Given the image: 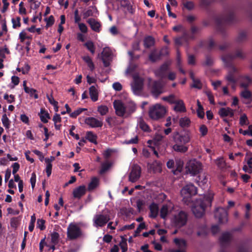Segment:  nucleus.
<instances>
[{
	"label": "nucleus",
	"instance_id": "22",
	"mask_svg": "<svg viewBox=\"0 0 252 252\" xmlns=\"http://www.w3.org/2000/svg\"><path fill=\"white\" fill-rule=\"evenodd\" d=\"M174 110L178 112H184L186 110L184 103L182 100H177L175 103Z\"/></svg>",
	"mask_w": 252,
	"mask_h": 252
},
{
	"label": "nucleus",
	"instance_id": "23",
	"mask_svg": "<svg viewBox=\"0 0 252 252\" xmlns=\"http://www.w3.org/2000/svg\"><path fill=\"white\" fill-rule=\"evenodd\" d=\"M150 210V217L151 218H156L158 213V204L153 203L149 206Z\"/></svg>",
	"mask_w": 252,
	"mask_h": 252
},
{
	"label": "nucleus",
	"instance_id": "21",
	"mask_svg": "<svg viewBox=\"0 0 252 252\" xmlns=\"http://www.w3.org/2000/svg\"><path fill=\"white\" fill-rule=\"evenodd\" d=\"M98 14V11L95 6H91L83 12V18L86 19L90 16H95Z\"/></svg>",
	"mask_w": 252,
	"mask_h": 252
},
{
	"label": "nucleus",
	"instance_id": "39",
	"mask_svg": "<svg viewBox=\"0 0 252 252\" xmlns=\"http://www.w3.org/2000/svg\"><path fill=\"white\" fill-rule=\"evenodd\" d=\"M197 107H198L197 109V116L199 118H202L204 116V112L203 111V107L201 105V104L198 100L197 101Z\"/></svg>",
	"mask_w": 252,
	"mask_h": 252
},
{
	"label": "nucleus",
	"instance_id": "3",
	"mask_svg": "<svg viewBox=\"0 0 252 252\" xmlns=\"http://www.w3.org/2000/svg\"><path fill=\"white\" fill-rule=\"evenodd\" d=\"M113 105L116 114L120 117L128 115L135 109V103L131 101L128 102V104H126L121 100H115Z\"/></svg>",
	"mask_w": 252,
	"mask_h": 252
},
{
	"label": "nucleus",
	"instance_id": "25",
	"mask_svg": "<svg viewBox=\"0 0 252 252\" xmlns=\"http://www.w3.org/2000/svg\"><path fill=\"white\" fill-rule=\"evenodd\" d=\"M168 66L167 64H163L159 69L155 71V75L158 77L162 78L164 75L165 72L168 69Z\"/></svg>",
	"mask_w": 252,
	"mask_h": 252
},
{
	"label": "nucleus",
	"instance_id": "26",
	"mask_svg": "<svg viewBox=\"0 0 252 252\" xmlns=\"http://www.w3.org/2000/svg\"><path fill=\"white\" fill-rule=\"evenodd\" d=\"M191 121L189 118L184 117L179 120V125L182 127H188L190 126Z\"/></svg>",
	"mask_w": 252,
	"mask_h": 252
},
{
	"label": "nucleus",
	"instance_id": "49",
	"mask_svg": "<svg viewBox=\"0 0 252 252\" xmlns=\"http://www.w3.org/2000/svg\"><path fill=\"white\" fill-rule=\"evenodd\" d=\"M46 25V27L48 28L49 27L53 25L54 23V17L52 15L50 16L48 18H46L45 19Z\"/></svg>",
	"mask_w": 252,
	"mask_h": 252
},
{
	"label": "nucleus",
	"instance_id": "29",
	"mask_svg": "<svg viewBox=\"0 0 252 252\" xmlns=\"http://www.w3.org/2000/svg\"><path fill=\"white\" fill-rule=\"evenodd\" d=\"M51 242L53 245L50 247V249H52L53 251H54L55 249L54 245L56 244L59 241V235L58 233L54 232L51 234Z\"/></svg>",
	"mask_w": 252,
	"mask_h": 252
},
{
	"label": "nucleus",
	"instance_id": "45",
	"mask_svg": "<svg viewBox=\"0 0 252 252\" xmlns=\"http://www.w3.org/2000/svg\"><path fill=\"white\" fill-rule=\"evenodd\" d=\"M10 53L8 49L5 46L3 47L0 48V57L4 58L6 55Z\"/></svg>",
	"mask_w": 252,
	"mask_h": 252
},
{
	"label": "nucleus",
	"instance_id": "4",
	"mask_svg": "<svg viewBox=\"0 0 252 252\" xmlns=\"http://www.w3.org/2000/svg\"><path fill=\"white\" fill-rule=\"evenodd\" d=\"M167 112V107L160 103L151 105L149 109V116L154 120H158L165 116Z\"/></svg>",
	"mask_w": 252,
	"mask_h": 252
},
{
	"label": "nucleus",
	"instance_id": "43",
	"mask_svg": "<svg viewBox=\"0 0 252 252\" xmlns=\"http://www.w3.org/2000/svg\"><path fill=\"white\" fill-rule=\"evenodd\" d=\"M21 18L19 17L14 18L12 19V23L13 28L14 29L19 28L21 26L20 23Z\"/></svg>",
	"mask_w": 252,
	"mask_h": 252
},
{
	"label": "nucleus",
	"instance_id": "17",
	"mask_svg": "<svg viewBox=\"0 0 252 252\" xmlns=\"http://www.w3.org/2000/svg\"><path fill=\"white\" fill-rule=\"evenodd\" d=\"M86 187L80 186L74 189L73 190V196L75 198H80L86 192Z\"/></svg>",
	"mask_w": 252,
	"mask_h": 252
},
{
	"label": "nucleus",
	"instance_id": "46",
	"mask_svg": "<svg viewBox=\"0 0 252 252\" xmlns=\"http://www.w3.org/2000/svg\"><path fill=\"white\" fill-rule=\"evenodd\" d=\"M87 110L86 108H78L77 109L74 111L73 112L70 113V116L72 118H75L81 114L83 111Z\"/></svg>",
	"mask_w": 252,
	"mask_h": 252
},
{
	"label": "nucleus",
	"instance_id": "10",
	"mask_svg": "<svg viewBox=\"0 0 252 252\" xmlns=\"http://www.w3.org/2000/svg\"><path fill=\"white\" fill-rule=\"evenodd\" d=\"M187 219V215L184 212L180 211L174 216L172 222L177 227H180L186 223Z\"/></svg>",
	"mask_w": 252,
	"mask_h": 252
},
{
	"label": "nucleus",
	"instance_id": "6",
	"mask_svg": "<svg viewBox=\"0 0 252 252\" xmlns=\"http://www.w3.org/2000/svg\"><path fill=\"white\" fill-rule=\"evenodd\" d=\"M110 220L108 214L103 213H98L95 214L93 219V225L96 227H102L104 226Z\"/></svg>",
	"mask_w": 252,
	"mask_h": 252
},
{
	"label": "nucleus",
	"instance_id": "51",
	"mask_svg": "<svg viewBox=\"0 0 252 252\" xmlns=\"http://www.w3.org/2000/svg\"><path fill=\"white\" fill-rule=\"evenodd\" d=\"M248 120L247 116L245 114H243L241 116L240 118V124L241 126L247 125L248 124Z\"/></svg>",
	"mask_w": 252,
	"mask_h": 252
},
{
	"label": "nucleus",
	"instance_id": "31",
	"mask_svg": "<svg viewBox=\"0 0 252 252\" xmlns=\"http://www.w3.org/2000/svg\"><path fill=\"white\" fill-rule=\"evenodd\" d=\"M112 166V163L106 161L103 163L101 165V168L99 171V173L100 174H103L107 171Z\"/></svg>",
	"mask_w": 252,
	"mask_h": 252
},
{
	"label": "nucleus",
	"instance_id": "24",
	"mask_svg": "<svg viewBox=\"0 0 252 252\" xmlns=\"http://www.w3.org/2000/svg\"><path fill=\"white\" fill-rule=\"evenodd\" d=\"M197 182L198 185L203 189H205L206 187L208 186V179L207 178V176L205 174H202L199 176Z\"/></svg>",
	"mask_w": 252,
	"mask_h": 252
},
{
	"label": "nucleus",
	"instance_id": "54",
	"mask_svg": "<svg viewBox=\"0 0 252 252\" xmlns=\"http://www.w3.org/2000/svg\"><path fill=\"white\" fill-rule=\"evenodd\" d=\"M214 217L216 220L218 221V222H220V212L219 208H217L216 209L215 213H214Z\"/></svg>",
	"mask_w": 252,
	"mask_h": 252
},
{
	"label": "nucleus",
	"instance_id": "59",
	"mask_svg": "<svg viewBox=\"0 0 252 252\" xmlns=\"http://www.w3.org/2000/svg\"><path fill=\"white\" fill-rule=\"evenodd\" d=\"M20 79L18 76H13L11 77V83L13 84L12 88L17 86L19 83Z\"/></svg>",
	"mask_w": 252,
	"mask_h": 252
},
{
	"label": "nucleus",
	"instance_id": "15",
	"mask_svg": "<svg viewBox=\"0 0 252 252\" xmlns=\"http://www.w3.org/2000/svg\"><path fill=\"white\" fill-rule=\"evenodd\" d=\"M173 209V205L170 203L168 204L163 205L160 211V216L161 218L163 219H165L167 215L171 212Z\"/></svg>",
	"mask_w": 252,
	"mask_h": 252
},
{
	"label": "nucleus",
	"instance_id": "53",
	"mask_svg": "<svg viewBox=\"0 0 252 252\" xmlns=\"http://www.w3.org/2000/svg\"><path fill=\"white\" fill-rule=\"evenodd\" d=\"M227 213L225 210L221 212V223H226L228 220Z\"/></svg>",
	"mask_w": 252,
	"mask_h": 252
},
{
	"label": "nucleus",
	"instance_id": "41",
	"mask_svg": "<svg viewBox=\"0 0 252 252\" xmlns=\"http://www.w3.org/2000/svg\"><path fill=\"white\" fill-rule=\"evenodd\" d=\"M190 76L193 81L192 87L197 89H200L202 87V84L200 81L198 79H195L192 73L190 74Z\"/></svg>",
	"mask_w": 252,
	"mask_h": 252
},
{
	"label": "nucleus",
	"instance_id": "9",
	"mask_svg": "<svg viewBox=\"0 0 252 252\" xmlns=\"http://www.w3.org/2000/svg\"><path fill=\"white\" fill-rule=\"evenodd\" d=\"M67 237L71 240L75 239L81 235V232L78 225L74 223H70L67 228Z\"/></svg>",
	"mask_w": 252,
	"mask_h": 252
},
{
	"label": "nucleus",
	"instance_id": "63",
	"mask_svg": "<svg viewBox=\"0 0 252 252\" xmlns=\"http://www.w3.org/2000/svg\"><path fill=\"white\" fill-rule=\"evenodd\" d=\"M52 163H46V172L48 177H49L52 172Z\"/></svg>",
	"mask_w": 252,
	"mask_h": 252
},
{
	"label": "nucleus",
	"instance_id": "58",
	"mask_svg": "<svg viewBox=\"0 0 252 252\" xmlns=\"http://www.w3.org/2000/svg\"><path fill=\"white\" fill-rule=\"evenodd\" d=\"M159 58V56L156 52H152L149 56L150 60L152 62L156 61Z\"/></svg>",
	"mask_w": 252,
	"mask_h": 252
},
{
	"label": "nucleus",
	"instance_id": "14",
	"mask_svg": "<svg viewBox=\"0 0 252 252\" xmlns=\"http://www.w3.org/2000/svg\"><path fill=\"white\" fill-rule=\"evenodd\" d=\"M140 173V167L137 165H133L132 167V170L129 175V180L132 182H134L139 178Z\"/></svg>",
	"mask_w": 252,
	"mask_h": 252
},
{
	"label": "nucleus",
	"instance_id": "8",
	"mask_svg": "<svg viewBox=\"0 0 252 252\" xmlns=\"http://www.w3.org/2000/svg\"><path fill=\"white\" fill-rule=\"evenodd\" d=\"M133 82L131 84V88L134 94L139 95L143 89V79L137 75L133 77Z\"/></svg>",
	"mask_w": 252,
	"mask_h": 252
},
{
	"label": "nucleus",
	"instance_id": "32",
	"mask_svg": "<svg viewBox=\"0 0 252 252\" xmlns=\"http://www.w3.org/2000/svg\"><path fill=\"white\" fill-rule=\"evenodd\" d=\"M1 122L3 126L6 129H9L10 126V121L8 118L6 114H4L2 116Z\"/></svg>",
	"mask_w": 252,
	"mask_h": 252
},
{
	"label": "nucleus",
	"instance_id": "52",
	"mask_svg": "<svg viewBox=\"0 0 252 252\" xmlns=\"http://www.w3.org/2000/svg\"><path fill=\"white\" fill-rule=\"evenodd\" d=\"M78 26L79 30L80 31V32H81L85 33L88 32V27L86 26V25L84 23H81L80 24H79L78 25Z\"/></svg>",
	"mask_w": 252,
	"mask_h": 252
},
{
	"label": "nucleus",
	"instance_id": "50",
	"mask_svg": "<svg viewBox=\"0 0 252 252\" xmlns=\"http://www.w3.org/2000/svg\"><path fill=\"white\" fill-rule=\"evenodd\" d=\"M19 14L22 15H26L27 14V10L24 6V2L23 1L20 2L19 5Z\"/></svg>",
	"mask_w": 252,
	"mask_h": 252
},
{
	"label": "nucleus",
	"instance_id": "42",
	"mask_svg": "<svg viewBox=\"0 0 252 252\" xmlns=\"http://www.w3.org/2000/svg\"><path fill=\"white\" fill-rule=\"evenodd\" d=\"M47 97L49 102L54 106L55 111L57 112L58 111V102L54 99L52 95H47Z\"/></svg>",
	"mask_w": 252,
	"mask_h": 252
},
{
	"label": "nucleus",
	"instance_id": "37",
	"mask_svg": "<svg viewBox=\"0 0 252 252\" xmlns=\"http://www.w3.org/2000/svg\"><path fill=\"white\" fill-rule=\"evenodd\" d=\"M233 115L232 110L228 107L221 108V116H230Z\"/></svg>",
	"mask_w": 252,
	"mask_h": 252
},
{
	"label": "nucleus",
	"instance_id": "57",
	"mask_svg": "<svg viewBox=\"0 0 252 252\" xmlns=\"http://www.w3.org/2000/svg\"><path fill=\"white\" fill-rule=\"evenodd\" d=\"M45 220H38L37 221V227L39 228L40 230H43L45 229Z\"/></svg>",
	"mask_w": 252,
	"mask_h": 252
},
{
	"label": "nucleus",
	"instance_id": "64",
	"mask_svg": "<svg viewBox=\"0 0 252 252\" xmlns=\"http://www.w3.org/2000/svg\"><path fill=\"white\" fill-rule=\"evenodd\" d=\"M20 120L24 123L29 125V117L25 114H22L20 116Z\"/></svg>",
	"mask_w": 252,
	"mask_h": 252
},
{
	"label": "nucleus",
	"instance_id": "11",
	"mask_svg": "<svg viewBox=\"0 0 252 252\" xmlns=\"http://www.w3.org/2000/svg\"><path fill=\"white\" fill-rule=\"evenodd\" d=\"M163 84L161 81L152 82L150 84V90L153 95L156 97L163 93Z\"/></svg>",
	"mask_w": 252,
	"mask_h": 252
},
{
	"label": "nucleus",
	"instance_id": "7",
	"mask_svg": "<svg viewBox=\"0 0 252 252\" xmlns=\"http://www.w3.org/2000/svg\"><path fill=\"white\" fill-rule=\"evenodd\" d=\"M187 171L192 175L198 174L202 169V165L195 159L189 160L186 166Z\"/></svg>",
	"mask_w": 252,
	"mask_h": 252
},
{
	"label": "nucleus",
	"instance_id": "35",
	"mask_svg": "<svg viewBox=\"0 0 252 252\" xmlns=\"http://www.w3.org/2000/svg\"><path fill=\"white\" fill-rule=\"evenodd\" d=\"M109 109L108 107L104 105H100L97 107V111L101 116H104L107 114L108 112Z\"/></svg>",
	"mask_w": 252,
	"mask_h": 252
},
{
	"label": "nucleus",
	"instance_id": "1",
	"mask_svg": "<svg viewBox=\"0 0 252 252\" xmlns=\"http://www.w3.org/2000/svg\"><path fill=\"white\" fill-rule=\"evenodd\" d=\"M213 198V193L209 192L195 201L191 210L196 217L200 218L203 216L205 208L211 206Z\"/></svg>",
	"mask_w": 252,
	"mask_h": 252
},
{
	"label": "nucleus",
	"instance_id": "56",
	"mask_svg": "<svg viewBox=\"0 0 252 252\" xmlns=\"http://www.w3.org/2000/svg\"><path fill=\"white\" fill-rule=\"evenodd\" d=\"M184 7L187 9L190 10L194 8V4L192 1H186L184 3Z\"/></svg>",
	"mask_w": 252,
	"mask_h": 252
},
{
	"label": "nucleus",
	"instance_id": "55",
	"mask_svg": "<svg viewBox=\"0 0 252 252\" xmlns=\"http://www.w3.org/2000/svg\"><path fill=\"white\" fill-rule=\"evenodd\" d=\"M4 99L6 100L8 103H12L14 101V96L12 94L8 95L5 94L3 96Z\"/></svg>",
	"mask_w": 252,
	"mask_h": 252
},
{
	"label": "nucleus",
	"instance_id": "28",
	"mask_svg": "<svg viewBox=\"0 0 252 252\" xmlns=\"http://www.w3.org/2000/svg\"><path fill=\"white\" fill-rule=\"evenodd\" d=\"M39 116L41 121L44 123H47L48 119H50L49 113L42 109L40 110Z\"/></svg>",
	"mask_w": 252,
	"mask_h": 252
},
{
	"label": "nucleus",
	"instance_id": "20",
	"mask_svg": "<svg viewBox=\"0 0 252 252\" xmlns=\"http://www.w3.org/2000/svg\"><path fill=\"white\" fill-rule=\"evenodd\" d=\"M87 22L89 24L92 30L96 32H99L100 30V24L95 19L90 18L87 20Z\"/></svg>",
	"mask_w": 252,
	"mask_h": 252
},
{
	"label": "nucleus",
	"instance_id": "13",
	"mask_svg": "<svg viewBox=\"0 0 252 252\" xmlns=\"http://www.w3.org/2000/svg\"><path fill=\"white\" fill-rule=\"evenodd\" d=\"M85 123L92 128L101 127L103 125L102 120L94 117L87 118L85 120Z\"/></svg>",
	"mask_w": 252,
	"mask_h": 252
},
{
	"label": "nucleus",
	"instance_id": "33",
	"mask_svg": "<svg viewBox=\"0 0 252 252\" xmlns=\"http://www.w3.org/2000/svg\"><path fill=\"white\" fill-rule=\"evenodd\" d=\"M96 135L92 132H88L86 134V138L92 143L96 144Z\"/></svg>",
	"mask_w": 252,
	"mask_h": 252
},
{
	"label": "nucleus",
	"instance_id": "48",
	"mask_svg": "<svg viewBox=\"0 0 252 252\" xmlns=\"http://www.w3.org/2000/svg\"><path fill=\"white\" fill-rule=\"evenodd\" d=\"M199 130L201 136H205L208 133V128L204 125H202L199 126Z\"/></svg>",
	"mask_w": 252,
	"mask_h": 252
},
{
	"label": "nucleus",
	"instance_id": "40",
	"mask_svg": "<svg viewBox=\"0 0 252 252\" xmlns=\"http://www.w3.org/2000/svg\"><path fill=\"white\" fill-rule=\"evenodd\" d=\"M154 44V38L151 36L146 37L144 39V45L146 47H149Z\"/></svg>",
	"mask_w": 252,
	"mask_h": 252
},
{
	"label": "nucleus",
	"instance_id": "61",
	"mask_svg": "<svg viewBox=\"0 0 252 252\" xmlns=\"http://www.w3.org/2000/svg\"><path fill=\"white\" fill-rule=\"evenodd\" d=\"M30 182L32 189L34 188L36 183V175L34 173L32 174V176L30 179Z\"/></svg>",
	"mask_w": 252,
	"mask_h": 252
},
{
	"label": "nucleus",
	"instance_id": "62",
	"mask_svg": "<svg viewBox=\"0 0 252 252\" xmlns=\"http://www.w3.org/2000/svg\"><path fill=\"white\" fill-rule=\"evenodd\" d=\"M112 87L116 91H120L122 89V85L118 82L113 83Z\"/></svg>",
	"mask_w": 252,
	"mask_h": 252
},
{
	"label": "nucleus",
	"instance_id": "38",
	"mask_svg": "<svg viewBox=\"0 0 252 252\" xmlns=\"http://www.w3.org/2000/svg\"><path fill=\"white\" fill-rule=\"evenodd\" d=\"M24 91L27 94H28L31 96H33L35 99H37L38 97V94H36V90L34 89L28 88H26Z\"/></svg>",
	"mask_w": 252,
	"mask_h": 252
},
{
	"label": "nucleus",
	"instance_id": "44",
	"mask_svg": "<svg viewBox=\"0 0 252 252\" xmlns=\"http://www.w3.org/2000/svg\"><path fill=\"white\" fill-rule=\"evenodd\" d=\"M138 126L143 130L146 131L149 129L148 126L141 119H140L138 121Z\"/></svg>",
	"mask_w": 252,
	"mask_h": 252
},
{
	"label": "nucleus",
	"instance_id": "12",
	"mask_svg": "<svg viewBox=\"0 0 252 252\" xmlns=\"http://www.w3.org/2000/svg\"><path fill=\"white\" fill-rule=\"evenodd\" d=\"M112 58V52L111 49L108 47L104 48L101 54V59L105 66L109 65Z\"/></svg>",
	"mask_w": 252,
	"mask_h": 252
},
{
	"label": "nucleus",
	"instance_id": "16",
	"mask_svg": "<svg viewBox=\"0 0 252 252\" xmlns=\"http://www.w3.org/2000/svg\"><path fill=\"white\" fill-rule=\"evenodd\" d=\"M174 242L179 248L178 250L175 251L174 252H186L187 243L185 240L175 238L174 240Z\"/></svg>",
	"mask_w": 252,
	"mask_h": 252
},
{
	"label": "nucleus",
	"instance_id": "5",
	"mask_svg": "<svg viewBox=\"0 0 252 252\" xmlns=\"http://www.w3.org/2000/svg\"><path fill=\"white\" fill-rule=\"evenodd\" d=\"M196 193L197 189L196 187L191 184L186 185L181 190V194L183 197V200L187 204L189 202L190 197Z\"/></svg>",
	"mask_w": 252,
	"mask_h": 252
},
{
	"label": "nucleus",
	"instance_id": "47",
	"mask_svg": "<svg viewBox=\"0 0 252 252\" xmlns=\"http://www.w3.org/2000/svg\"><path fill=\"white\" fill-rule=\"evenodd\" d=\"M120 246L122 249V252H126L127 250L126 240L124 238L122 239L120 243Z\"/></svg>",
	"mask_w": 252,
	"mask_h": 252
},
{
	"label": "nucleus",
	"instance_id": "30",
	"mask_svg": "<svg viewBox=\"0 0 252 252\" xmlns=\"http://www.w3.org/2000/svg\"><path fill=\"white\" fill-rule=\"evenodd\" d=\"M83 60L87 64L90 70L93 71L94 68V65L91 58L88 56H86L83 57Z\"/></svg>",
	"mask_w": 252,
	"mask_h": 252
},
{
	"label": "nucleus",
	"instance_id": "18",
	"mask_svg": "<svg viewBox=\"0 0 252 252\" xmlns=\"http://www.w3.org/2000/svg\"><path fill=\"white\" fill-rule=\"evenodd\" d=\"M148 168L151 172L154 173L160 172L162 170V165L160 162L156 160L152 163L148 164Z\"/></svg>",
	"mask_w": 252,
	"mask_h": 252
},
{
	"label": "nucleus",
	"instance_id": "27",
	"mask_svg": "<svg viewBox=\"0 0 252 252\" xmlns=\"http://www.w3.org/2000/svg\"><path fill=\"white\" fill-rule=\"evenodd\" d=\"M99 185V179L96 177H93L88 185V189L91 191L95 189Z\"/></svg>",
	"mask_w": 252,
	"mask_h": 252
},
{
	"label": "nucleus",
	"instance_id": "2",
	"mask_svg": "<svg viewBox=\"0 0 252 252\" xmlns=\"http://www.w3.org/2000/svg\"><path fill=\"white\" fill-rule=\"evenodd\" d=\"M173 139L174 144L172 146V149L174 151L184 153L188 150V146L186 145V144L189 143L191 140V135L189 131L184 133L178 132L174 133Z\"/></svg>",
	"mask_w": 252,
	"mask_h": 252
},
{
	"label": "nucleus",
	"instance_id": "60",
	"mask_svg": "<svg viewBox=\"0 0 252 252\" xmlns=\"http://www.w3.org/2000/svg\"><path fill=\"white\" fill-rule=\"evenodd\" d=\"M30 69V66L28 64L26 63L23 67L21 68V72L23 74L28 73Z\"/></svg>",
	"mask_w": 252,
	"mask_h": 252
},
{
	"label": "nucleus",
	"instance_id": "34",
	"mask_svg": "<svg viewBox=\"0 0 252 252\" xmlns=\"http://www.w3.org/2000/svg\"><path fill=\"white\" fill-rule=\"evenodd\" d=\"M183 166V160L180 159H176L175 162V168H176V170L174 171V173L176 174V172H180L182 171Z\"/></svg>",
	"mask_w": 252,
	"mask_h": 252
},
{
	"label": "nucleus",
	"instance_id": "19",
	"mask_svg": "<svg viewBox=\"0 0 252 252\" xmlns=\"http://www.w3.org/2000/svg\"><path fill=\"white\" fill-rule=\"evenodd\" d=\"M89 94L91 99L94 102L96 101L98 97V89L97 86H92L89 88Z\"/></svg>",
	"mask_w": 252,
	"mask_h": 252
},
{
	"label": "nucleus",
	"instance_id": "36",
	"mask_svg": "<svg viewBox=\"0 0 252 252\" xmlns=\"http://www.w3.org/2000/svg\"><path fill=\"white\" fill-rule=\"evenodd\" d=\"M85 46L92 54H94L95 48L94 43L92 41H87L85 44Z\"/></svg>",
	"mask_w": 252,
	"mask_h": 252
}]
</instances>
